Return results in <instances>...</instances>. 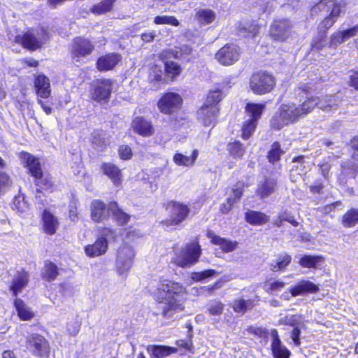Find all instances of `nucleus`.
<instances>
[{"label":"nucleus","mask_w":358,"mask_h":358,"mask_svg":"<svg viewBox=\"0 0 358 358\" xmlns=\"http://www.w3.org/2000/svg\"><path fill=\"white\" fill-rule=\"evenodd\" d=\"M122 57L117 53H109L99 57L96 62L97 69L100 71L113 69L121 60Z\"/></svg>","instance_id":"6ab92c4d"},{"label":"nucleus","mask_w":358,"mask_h":358,"mask_svg":"<svg viewBox=\"0 0 358 358\" xmlns=\"http://www.w3.org/2000/svg\"><path fill=\"white\" fill-rule=\"evenodd\" d=\"M271 335L273 337L271 347L274 358H289L290 356V352L285 346L282 345L278 337L277 330H272Z\"/></svg>","instance_id":"5701e85b"},{"label":"nucleus","mask_w":358,"mask_h":358,"mask_svg":"<svg viewBox=\"0 0 358 358\" xmlns=\"http://www.w3.org/2000/svg\"><path fill=\"white\" fill-rule=\"evenodd\" d=\"M227 149L229 152V154L231 155L241 157L243 155H245L244 147L238 141H235V142L229 143V145L227 146Z\"/></svg>","instance_id":"de8ad7c7"},{"label":"nucleus","mask_w":358,"mask_h":358,"mask_svg":"<svg viewBox=\"0 0 358 358\" xmlns=\"http://www.w3.org/2000/svg\"><path fill=\"white\" fill-rule=\"evenodd\" d=\"M317 101H322V104L326 106L324 108H322V110H327L328 108H336L338 106L337 101L333 96H326L322 99L317 97Z\"/></svg>","instance_id":"13d9d810"},{"label":"nucleus","mask_w":358,"mask_h":358,"mask_svg":"<svg viewBox=\"0 0 358 358\" xmlns=\"http://www.w3.org/2000/svg\"><path fill=\"white\" fill-rule=\"evenodd\" d=\"M27 348L38 358H50V346L48 341L38 334H31L27 337Z\"/></svg>","instance_id":"0eeeda50"},{"label":"nucleus","mask_w":358,"mask_h":358,"mask_svg":"<svg viewBox=\"0 0 358 358\" xmlns=\"http://www.w3.org/2000/svg\"><path fill=\"white\" fill-rule=\"evenodd\" d=\"M301 110L294 103L282 104L271 119V128L280 130L285 126L298 121L303 117Z\"/></svg>","instance_id":"7ed1b4c3"},{"label":"nucleus","mask_w":358,"mask_h":358,"mask_svg":"<svg viewBox=\"0 0 358 358\" xmlns=\"http://www.w3.org/2000/svg\"><path fill=\"white\" fill-rule=\"evenodd\" d=\"M207 236L213 244L219 245L220 249L224 252H233L238 248V243L237 241L222 238L211 231L208 232Z\"/></svg>","instance_id":"f3484780"},{"label":"nucleus","mask_w":358,"mask_h":358,"mask_svg":"<svg viewBox=\"0 0 358 358\" xmlns=\"http://www.w3.org/2000/svg\"><path fill=\"white\" fill-rule=\"evenodd\" d=\"M264 108L265 104L248 103L245 108L248 120L257 123Z\"/></svg>","instance_id":"a878e982"},{"label":"nucleus","mask_w":358,"mask_h":358,"mask_svg":"<svg viewBox=\"0 0 358 358\" xmlns=\"http://www.w3.org/2000/svg\"><path fill=\"white\" fill-rule=\"evenodd\" d=\"M28 274L24 271H19L15 275L10 289L13 291V294L17 296L19 293L22 292L23 288H24L28 283Z\"/></svg>","instance_id":"bb28decb"},{"label":"nucleus","mask_w":358,"mask_h":358,"mask_svg":"<svg viewBox=\"0 0 358 358\" xmlns=\"http://www.w3.org/2000/svg\"><path fill=\"white\" fill-rule=\"evenodd\" d=\"M291 260L292 258L289 255H282L275 264H271V269L274 272L283 270L290 263Z\"/></svg>","instance_id":"37998d69"},{"label":"nucleus","mask_w":358,"mask_h":358,"mask_svg":"<svg viewBox=\"0 0 358 358\" xmlns=\"http://www.w3.org/2000/svg\"><path fill=\"white\" fill-rule=\"evenodd\" d=\"M215 13L213 10L206 9H199L196 11V17L202 24H208L212 23L215 19Z\"/></svg>","instance_id":"e433bc0d"},{"label":"nucleus","mask_w":358,"mask_h":358,"mask_svg":"<svg viewBox=\"0 0 358 358\" xmlns=\"http://www.w3.org/2000/svg\"><path fill=\"white\" fill-rule=\"evenodd\" d=\"M151 355L154 358H164L177 352V349L166 345H156L149 348Z\"/></svg>","instance_id":"72a5a7b5"},{"label":"nucleus","mask_w":358,"mask_h":358,"mask_svg":"<svg viewBox=\"0 0 358 358\" xmlns=\"http://www.w3.org/2000/svg\"><path fill=\"white\" fill-rule=\"evenodd\" d=\"M57 266L50 262H46L45 264L44 270L43 271V276L48 281L54 280L58 275Z\"/></svg>","instance_id":"79ce46f5"},{"label":"nucleus","mask_w":358,"mask_h":358,"mask_svg":"<svg viewBox=\"0 0 358 358\" xmlns=\"http://www.w3.org/2000/svg\"><path fill=\"white\" fill-rule=\"evenodd\" d=\"M257 125V122L250 121L247 119L243 123L242 127V137L244 139H248L255 131Z\"/></svg>","instance_id":"49530a36"},{"label":"nucleus","mask_w":358,"mask_h":358,"mask_svg":"<svg viewBox=\"0 0 358 358\" xmlns=\"http://www.w3.org/2000/svg\"><path fill=\"white\" fill-rule=\"evenodd\" d=\"M80 322L77 319L70 320L66 324V331L71 336H76L80 330Z\"/></svg>","instance_id":"864d4df0"},{"label":"nucleus","mask_w":358,"mask_h":358,"mask_svg":"<svg viewBox=\"0 0 358 358\" xmlns=\"http://www.w3.org/2000/svg\"><path fill=\"white\" fill-rule=\"evenodd\" d=\"M94 49L93 45L86 38H76L72 45L73 58L77 62L79 58L90 55Z\"/></svg>","instance_id":"ddd939ff"},{"label":"nucleus","mask_w":358,"mask_h":358,"mask_svg":"<svg viewBox=\"0 0 358 358\" xmlns=\"http://www.w3.org/2000/svg\"><path fill=\"white\" fill-rule=\"evenodd\" d=\"M165 66L166 73L171 76H176L181 72V67L176 62H166Z\"/></svg>","instance_id":"5fc2aeb1"},{"label":"nucleus","mask_w":358,"mask_h":358,"mask_svg":"<svg viewBox=\"0 0 358 358\" xmlns=\"http://www.w3.org/2000/svg\"><path fill=\"white\" fill-rule=\"evenodd\" d=\"M154 23L156 24H168L173 27L180 25L179 20L171 15H158L154 18Z\"/></svg>","instance_id":"c03bdc74"},{"label":"nucleus","mask_w":358,"mask_h":358,"mask_svg":"<svg viewBox=\"0 0 358 358\" xmlns=\"http://www.w3.org/2000/svg\"><path fill=\"white\" fill-rule=\"evenodd\" d=\"M253 306V301L251 299H239L234 300L232 303V308L236 313L244 314L248 309Z\"/></svg>","instance_id":"ea45409f"},{"label":"nucleus","mask_w":358,"mask_h":358,"mask_svg":"<svg viewBox=\"0 0 358 358\" xmlns=\"http://www.w3.org/2000/svg\"><path fill=\"white\" fill-rule=\"evenodd\" d=\"M292 27V23L288 20H276L270 27L269 35L275 41L284 42L290 36Z\"/></svg>","instance_id":"9d476101"},{"label":"nucleus","mask_w":358,"mask_h":358,"mask_svg":"<svg viewBox=\"0 0 358 358\" xmlns=\"http://www.w3.org/2000/svg\"><path fill=\"white\" fill-rule=\"evenodd\" d=\"M11 184L10 179L6 173H0V193Z\"/></svg>","instance_id":"e2e57ef3"},{"label":"nucleus","mask_w":358,"mask_h":358,"mask_svg":"<svg viewBox=\"0 0 358 358\" xmlns=\"http://www.w3.org/2000/svg\"><path fill=\"white\" fill-rule=\"evenodd\" d=\"M182 103L180 96L174 92L165 94L158 101V108L162 113L170 114L178 110Z\"/></svg>","instance_id":"f8f14e48"},{"label":"nucleus","mask_w":358,"mask_h":358,"mask_svg":"<svg viewBox=\"0 0 358 358\" xmlns=\"http://www.w3.org/2000/svg\"><path fill=\"white\" fill-rule=\"evenodd\" d=\"M342 223L345 227H352L358 223V209L351 208L343 216Z\"/></svg>","instance_id":"4c0bfd02"},{"label":"nucleus","mask_w":358,"mask_h":358,"mask_svg":"<svg viewBox=\"0 0 358 358\" xmlns=\"http://www.w3.org/2000/svg\"><path fill=\"white\" fill-rule=\"evenodd\" d=\"M34 87L38 96L48 98L50 96V83L48 77L44 75H38L34 80Z\"/></svg>","instance_id":"4be33fe9"},{"label":"nucleus","mask_w":358,"mask_h":358,"mask_svg":"<svg viewBox=\"0 0 358 358\" xmlns=\"http://www.w3.org/2000/svg\"><path fill=\"white\" fill-rule=\"evenodd\" d=\"M286 152L284 148H282L278 142H274L272 144L271 149L268 152L267 157H280Z\"/></svg>","instance_id":"4d7b16f0"},{"label":"nucleus","mask_w":358,"mask_h":358,"mask_svg":"<svg viewBox=\"0 0 358 358\" xmlns=\"http://www.w3.org/2000/svg\"><path fill=\"white\" fill-rule=\"evenodd\" d=\"M242 194H243V189L241 188L238 187V188L234 189L233 190L232 196H231L229 198H228L229 208L224 211L225 212L230 211L234 203H235L240 199Z\"/></svg>","instance_id":"6e6d98bb"},{"label":"nucleus","mask_w":358,"mask_h":358,"mask_svg":"<svg viewBox=\"0 0 358 358\" xmlns=\"http://www.w3.org/2000/svg\"><path fill=\"white\" fill-rule=\"evenodd\" d=\"M319 291L317 285L311 281L302 280L295 286L289 289V292L292 296L301 295L304 293H316Z\"/></svg>","instance_id":"aec40b11"},{"label":"nucleus","mask_w":358,"mask_h":358,"mask_svg":"<svg viewBox=\"0 0 358 358\" xmlns=\"http://www.w3.org/2000/svg\"><path fill=\"white\" fill-rule=\"evenodd\" d=\"M275 85V78L266 72L254 73L250 80V88L256 94H264L270 92Z\"/></svg>","instance_id":"423d86ee"},{"label":"nucleus","mask_w":358,"mask_h":358,"mask_svg":"<svg viewBox=\"0 0 358 358\" xmlns=\"http://www.w3.org/2000/svg\"><path fill=\"white\" fill-rule=\"evenodd\" d=\"M280 324L288 325L292 327L304 326L303 320L301 315H287L282 316L279 320Z\"/></svg>","instance_id":"c9c22d12"},{"label":"nucleus","mask_w":358,"mask_h":358,"mask_svg":"<svg viewBox=\"0 0 358 358\" xmlns=\"http://www.w3.org/2000/svg\"><path fill=\"white\" fill-rule=\"evenodd\" d=\"M134 132L145 137L150 136L154 133L153 127L150 121L143 117H136L131 123Z\"/></svg>","instance_id":"dca6fc26"},{"label":"nucleus","mask_w":358,"mask_h":358,"mask_svg":"<svg viewBox=\"0 0 358 358\" xmlns=\"http://www.w3.org/2000/svg\"><path fill=\"white\" fill-rule=\"evenodd\" d=\"M166 209L169 217L162 222L166 229H172L180 224L187 217L190 210L189 207L182 203L170 201L167 203Z\"/></svg>","instance_id":"20e7f679"},{"label":"nucleus","mask_w":358,"mask_h":358,"mask_svg":"<svg viewBox=\"0 0 358 358\" xmlns=\"http://www.w3.org/2000/svg\"><path fill=\"white\" fill-rule=\"evenodd\" d=\"M14 305L17 315L22 320H29L34 317V312L22 299H16Z\"/></svg>","instance_id":"c85d7f7f"},{"label":"nucleus","mask_w":358,"mask_h":358,"mask_svg":"<svg viewBox=\"0 0 358 358\" xmlns=\"http://www.w3.org/2000/svg\"><path fill=\"white\" fill-rule=\"evenodd\" d=\"M276 185L275 179L266 178L259 182L256 193L262 199L268 197L275 191Z\"/></svg>","instance_id":"b1692460"},{"label":"nucleus","mask_w":358,"mask_h":358,"mask_svg":"<svg viewBox=\"0 0 358 358\" xmlns=\"http://www.w3.org/2000/svg\"><path fill=\"white\" fill-rule=\"evenodd\" d=\"M101 169L104 174L112 180L115 185H119L121 183V171L117 166L110 163H105L102 165Z\"/></svg>","instance_id":"cd10ccee"},{"label":"nucleus","mask_w":358,"mask_h":358,"mask_svg":"<svg viewBox=\"0 0 358 358\" xmlns=\"http://www.w3.org/2000/svg\"><path fill=\"white\" fill-rule=\"evenodd\" d=\"M218 273L215 270L208 269L201 272H194L192 273V278L195 281H200L206 278L212 277Z\"/></svg>","instance_id":"603ef678"},{"label":"nucleus","mask_w":358,"mask_h":358,"mask_svg":"<svg viewBox=\"0 0 358 358\" xmlns=\"http://www.w3.org/2000/svg\"><path fill=\"white\" fill-rule=\"evenodd\" d=\"M239 48L235 44H227L216 53L217 60L224 66H230L236 62L240 57Z\"/></svg>","instance_id":"9b49d317"},{"label":"nucleus","mask_w":358,"mask_h":358,"mask_svg":"<svg viewBox=\"0 0 358 358\" xmlns=\"http://www.w3.org/2000/svg\"><path fill=\"white\" fill-rule=\"evenodd\" d=\"M109 209L111 211L113 219L115 220L119 224L123 225L129 222L130 216L120 209L116 202L110 203Z\"/></svg>","instance_id":"473e14b6"},{"label":"nucleus","mask_w":358,"mask_h":358,"mask_svg":"<svg viewBox=\"0 0 358 358\" xmlns=\"http://www.w3.org/2000/svg\"><path fill=\"white\" fill-rule=\"evenodd\" d=\"M135 252L131 246L124 245L119 248L117 254L116 266L117 273L125 276L133 264Z\"/></svg>","instance_id":"6e6552de"},{"label":"nucleus","mask_w":358,"mask_h":358,"mask_svg":"<svg viewBox=\"0 0 358 358\" xmlns=\"http://www.w3.org/2000/svg\"><path fill=\"white\" fill-rule=\"evenodd\" d=\"M303 327V326L294 327H293L294 329L291 332V338L293 340L294 344L297 346L299 345L301 343L299 336L301 334V329Z\"/></svg>","instance_id":"69168bd1"},{"label":"nucleus","mask_w":358,"mask_h":358,"mask_svg":"<svg viewBox=\"0 0 358 358\" xmlns=\"http://www.w3.org/2000/svg\"><path fill=\"white\" fill-rule=\"evenodd\" d=\"M192 50L188 46H183L181 48L170 49L164 50L161 53V57L164 58H180L183 54H190Z\"/></svg>","instance_id":"58836bf2"},{"label":"nucleus","mask_w":358,"mask_h":358,"mask_svg":"<svg viewBox=\"0 0 358 358\" xmlns=\"http://www.w3.org/2000/svg\"><path fill=\"white\" fill-rule=\"evenodd\" d=\"M113 89V82L110 80H100L92 92V98L97 101H106L109 99Z\"/></svg>","instance_id":"2eb2a0df"},{"label":"nucleus","mask_w":358,"mask_h":358,"mask_svg":"<svg viewBox=\"0 0 358 358\" xmlns=\"http://www.w3.org/2000/svg\"><path fill=\"white\" fill-rule=\"evenodd\" d=\"M224 305L218 301H212L208 303V310L211 315H220L222 313Z\"/></svg>","instance_id":"8fccbe9b"},{"label":"nucleus","mask_w":358,"mask_h":358,"mask_svg":"<svg viewBox=\"0 0 358 358\" xmlns=\"http://www.w3.org/2000/svg\"><path fill=\"white\" fill-rule=\"evenodd\" d=\"M48 38V33L43 29H41L27 31L21 37L20 41L24 48L34 50L41 48Z\"/></svg>","instance_id":"1a4fd4ad"},{"label":"nucleus","mask_w":358,"mask_h":358,"mask_svg":"<svg viewBox=\"0 0 358 358\" xmlns=\"http://www.w3.org/2000/svg\"><path fill=\"white\" fill-rule=\"evenodd\" d=\"M317 106L319 108H324L326 106L322 104V101H317V97H311L305 101L301 105L299 106L301 112H302V116L307 115L310 113L312 110Z\"/></svg>","instance_id":"f704fd0d"},{"label":"nucleus","mask_w":358,"mask_h":358,"mask_svg":"<svg viewBox=\"0 0 358 358\" xmlns=\"http://www.w3.org/2000/svg\"><path fill=\"white\" fill-rule=\"evenodd\" d=\"M344 6L336 0H322L312 7V16H321L323 20L318 25V34L311 42L313 49L321 50L327 45L326 31L331 28L337 20Z\"/></svg>","instance_id":"f03ea898"},{"label":"nucleus","mask_w":358,"mask_h":358,"mask_svg":"<svg viewBox=\"0 0 358 358\" xmlns=\"http://www.w3.org/2000/svg\"><path fill=\"white\" fill-rule=\"evenodd\" d=\"M346 40L356 36L358 33V25H355L351 28L343 31Z\"/></svg>","instance_id":"774afa93"},{"label":"nucleus","mask_w":358,"mask_h":358,"mask_svg":"<svg viewBox=\"0 0 358 358\" xmlns=\"http://www.w3.org/2000/svg\"><path fill=\"white\" fill-rule=\"evenodd\" d=\"M285 285V283L282 281L276 280L271 282L268 284V287L266 289L267 292H271L274 291H279L282 289Z\"/></svg>","instance_id":"680f3d73"},{"label":"nucleus","mask_w":358,"mask_h":358,"mask_svg":"<svg viewBox=\"0 0 358 358\" xmlns=\"http://www.w3.org/2000/svg\"><path fill=\"white\" fill-rule=\"evenodd\" d=\"M185 294V287L179 282L163 280L158 284L154 297L159 304L162 315L171 317L183 310Z\"/></svg>","instance_id":"f257e3e1"},{"label":"nucleus","mask_w":358,"mask_h":358,"mask_svg":"<svg viewBox=\"0 0 358 358\" xmlns=\"http://www.w3.org/2000/svg\"><path fill=\"white\" fill-rule=\"evenodd\" d=\"M195 158H173V162L178 166H189L194 163Z\"/></svg>","instance_id":"0e129e2a"},{"label":"nucleus","mask_w":358,"mask_h":358,"mask_svg":"<svg viewBox=\"0 0 358 358\" xmlns=\"http://www.w3.org/2000/svg\"><path fill=\"white\" fill-rule=\"evenodd\" d=\"M111 211L109 209V204L106 206L99 200H94L91 204V216L94 221L101 222L106 219Z\"/></svg>","instance_id":"a211bd4d"},{"label":"nucleus","mask_w":358,"mask_h":358,"mask_svg":"<svg viewBox=\"0 0 358 358\" xmlns=\"http://www.w3.org/2000/svg\"><path fill=\"white\" fill-rule=\"evenodd\" d=\"M108 250L107 240L103 237H99L92 245H88L85 247L86 255L90 257L101 256L106 252Z\"/></svg>","instance_id":"412c9836"},{"label":"nucleus","mask_w":358,"mask_h":358,"mask_svg":"<svg viewBox=\"0 0 358 358\" xmlns=\"http://www.w3.org/2000/svg\"><path fill=\"white\" fill-rule=\"evenodd\" d=\"M323 262V257L309 255L302 256L299 261V264L301 266L308 268H315Z\"/></svg>","instance_id":"2f4dec72"},{"label":"nucleus","mask_w":358,"mask_h":358,"mask_svg":"<svg viewBox=\"0 0 358 358\" xmlns=\"http://www.w3.org/2000/svg\"><path fill=\"white\" fill-rule=\"evenodd\" d=\"M38 179H40L38 183L41 188L48 192H52L56 189V186L55 185L51 177L41 176V178H39Z\"/></svg>","instance_id":"09e8293b"},{"label":"nucleus","mask_w":358,"mask_h":358,"mask_svg":"<svg viewBox=\"0 0 358 358\" xmlns=\"http://www.w3.org/2000/svg\"><path fill=\"white\" fill-rule=\"evenodd\" d=\"M26 166L28 168L31 174L36 179L41 178L42 169L40 162H38V158H27Z\"/></svg>","instance_id":"a19ab883"},{"label":"nucleus","mask_w":358,"mask_h":358,"mask_svg":"<svg viewBox=\"0 0 358 358\" xmlns=\"http://www.w3.org/2000/svg\"><path fill=\"white\" fill-rule=\"evenodd\" d=\"M117 0H102L98 3L94 4L90 11L94 15H103L110 12Z\"/></svg>","instance_id":"c756f323"},{"label":"nucleus","mask_w":358,"mask_h":358,"mask_svg":"<svg viewBox=\"0 0 358 358\" xmlns=\"http://www.w3.org/2000/svg\"><path fill=\"white\" fill-rule=\"evenodd\" d=\"M201 255V249L197 241L186 244L176 253L173 262L182 268H189L198 262Z\"/></svg>","instance_id":"39448f33"},{"label":"nucleus","mask_w":358,"mask_h":358,"mask_svg":"<svg viewBox=\"0 0 358 358\" xmlns=\"http://www.w3.org/2000/svg\"><path fill=\"white\" fill-rule=\"evenodd\" d=\"M115 232L113 230L108 228L103 229L101 231L100 236V237H103L105 240H107V243L109 241L115 240Z\"/></svg>","instance_id":"338daca9"},{"label":"nucleus","mask_w":358,"mask_h":358,"mask_svg":"<svg viewBox=\"0 0 358 358\" xmlns=\"http://www.w3.org/2000/svg\"><path fill=\"white\" fill-rule=\"evenodd\" d=\"M105 142L104 134L103 132H94L93 134L92 143L97 149H102Z\"/></svg>","instance_id":"bf43d9fd"},{"label":"nucleus","mask_w":358,"mask_h":358,"mask_svg":"<svg viewBox=\"0 0 358 358\" xmlns=\"http://www.w3.org/2000/svg\"><path fill=\"white\" fill-rule=\"evenodd\" d=\"M42 220L45 232L50 235L55 234L59 226L57 218L50 212L45 210L43 213Z\"/></svg>","instance_id":"393cba45"},{"label":"nucleus","mask_w":358,"mask_h":358,"mask_svg":"<svg viewBox=\"0 0 358 358\" xmlns=\"http://www.w3.org/2000/svg\"><path fill=\"white\" fill-rule=\"evenodd\" d=\"M218 111L217 106L204 104L198 111V119L204 126H211L215 122Z\"/></svg>","instance_id":"4468645a"},{"label":"nucleus","mask_w":358,"mask_h":358,"mask_svg":"<svg viewBox=\"0 0 358 358\" xmlns=\"http://www.w3.org/2000/svg\"><path fill=\"white\" fill-rule=\"evenodd\" d=\"M245 220L251 224L262 225L268 221L269 217L262 212L250 210L245 213Z\"/></svg>","instance_id":"7c9ffc66"},{"label":"nucleus","mask_w":358,"mask_h":358,"mask_svg":"<svg viewBox=\"0 0 358 358\" xmlns=\"http://www.w3.org/2000/svg\"><path fill=\"white\" fill-rule=\"evenodd\" d=\"M259 32V27L255 24H252L248 29L245 27L242 28L239 31V34L243 36H255Z\"/></svg>","instance_id":"052dcab7"},{"label":"nucleus","mask_w":358,"mask_h":358,"mask_svg":"<svg viewBox=\"0 0 358 358\" xmlns=\"http://www.w3.org/2000/svg\"><path fill=\"white\" fill-rule=\"evenodd\" d=\"M222 91L218 88H215V90H210L207 96L205 104L217 106V103H219L222 100Z\"/></svg>","instance_id":"a18cd8bd"},{"label":"nucleus","mask_w":358,"mask_h":358,"mask_svg":"<svg viewBox=\"0 0 358 358\" xmlns=\"http://www.w3.org/2000/svg\"><path fill=\"white\" fill-rule=\"evenodd\" d=\"M345 41L346 38L343 31H336L331 36L329 46L336 47L337 45L343 43Z\"/></svg>","instance_id":"3c124183"}]
</instances>
